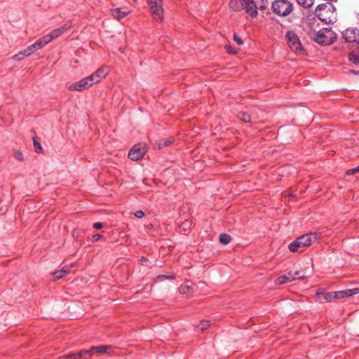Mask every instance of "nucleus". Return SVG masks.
I'll use <instances>...</instances> for the list:
<instances>
[{
	"instance_id": "1",
	"label": "nucleus",
	"mask_w": 359,
	"mask_h": 359,
	"mask_svg": "<svg viewBox=\"0 0 359 359\" xmlns=\"http://www.w3.org/2000/svg\"><path fill=\"white\" fill-rule=\"evenodd\" d=\"M334 6L330 3L321 4L317 6L315 15L325 23H332L334 20Z\"/></svg>"
},
{
	"instance_id": "2",
	"label": "nucleus",
	"mask_w": 359,
	"mask_h": 359,
	"mask_svg": "<svg viewBox=\"0 0 359 359\" xmlns=\"http://www.w3.org/2000/svg\"><path fill=\"white\" fill-rule=\"evenodd\" d=\"M243 8L252 18L258 15V9L264 10L267 6L266 0H240Z\"/></svg>"
},
{
	"instance_id": "3",
	"label": "nucleus",
	"mask_w": 359,
	"mask_h": 359,
	"mask_svg": "<svg viewBox=\"0 0 359 359\" xmlns=\"http://www.w3.org/2000/svg\"><path fill=\"white\" fill-rule=\"evenodd\" d=\"M317 239V235L316 233H308L298 237L295 241L290 243L288 245L289 250L295 252L300 249H304L310 246Z\"/></svg>"
},
{
	"instance_id": "4",
	"label": "nucleus",
	"mask_w": 359,
	"mask_h": 359,
	"mask_svg": "<svg viewBox=\"0 0 359 359\" xmlns=\"http://www.w3.org/2000/svg\"><path fill=\"white\" fill-rule=\"evenodd\" d=\"M273 12L279 16H287L292 10V4L288 0H275L271 5Z\"/></svg>"
},
{
	"instance_id": "5",
	"label": "nucleus",
	"mask_w": 359,
	"mask_h": 359,
	"mask_svg": "<svg viewBox=\"0 0 359 359\" xmlns=\"http://www.w3.org/2000/svg\"><path fill=\"white\" fill-rule=\"evenodd\" d=\"M314 40L319 44L330 45L335 41L336 34L332 29L323 28L315 34Z\"/></svg>"
},
{
	"instance_id": "6",
	"label": "nucleus",
	"mask_w": 359,
	"mask_h": 359,
	"mask_svg": "<svg viewBox=\"0 0 359 359\" xmlns=\"http://www.w3.org/2000/svg\"><path fill=\"white\" fill-rule=\"evenodd\" d=\"M285 38L287 43L292 51L297 54H301L304 51L299 38L294 31L287 32Z\"/></svg>"
},
{
	"instance_id": "7",
	"label": "nucleus",
	"mask_w": 359,
	"mask_h": 359,
	"mask_svg": "<svg viewBox=\"0 0 359 359\" xmlns=\"http://www.w3.org/2000/svg\"><path fill=\"white\" fill-rule=\"evenodd\" d=\"M154 19L158 22L163 20L162 0H147Z\"/></svg>"
},
{
	"instance_id": "8",
	"label": "nucleus",
	"mask_w": 359,
	"mask_h": 359,
	"mask_svg": "<svg viewBox=\"0 0 359 359\" xmlns=\"http://www.w3.org/2000/svg\"><path fill=\"white\" fill-rule=\"evenodd\" d=\"M305 277L304 273L302 271H289L286 274L278 277L275 280L276 285H280L290 283L295 280H303Z\"/></svg>"
},
{
	"instance_id": "9",
	"label": "nucleus",
	"mask_w": 359,
	"mask_h": 359,
	"mask_svg": "<svg viewBox=\"0 0 359 359\" xmlns=\"http://www.w3.org/2000/svg\"><path fill=\"white\" fill-rule=\"evenodd\" d=\"M147 151L146 147L142 144H137L133 147L128 153V158L132 161H138L144 156Z\"/></svg>"
},
{
	"instance_id": "10",
	"label": "nucleus",
	"mask_w": 359,
	"mask_h": 359,
	"mask_svg": "<svg viewBox=\"0 0 359 359\" xmlns=\"http://www.w3.org/2000/svg\"><path fill=\"white\" fill-rule=\"evenodd\" d=\"M93 84L90 79L89 76H87L84 79H81L78 82L74 83L69 86L68 89L71 91H81L86 89L89 88Z\"/></svg>"
},
{
	"instance_id": "11",
	"label": "nucleus",
	"mask_w": 359,
	"mask_h": 359,
	"mask_svg": "<svg viewBox=\"0 0 359 359\" xmlns=\"http://www.w3.org/2000/svg\"><path fill=\"white\" fill-rule=\"evenodd\" d=\"M342 35L346 42H359V29L357 28H348Z\"/></svg>"
},
{
	"instance_id": "12",
	"label": "nucleus",
	"mask_w": 359,
	"mask_h": 359,
	"mask_svg": "<svg viewBox=\"0 0 359 359\" xmlns=\"http://www.w3.org/2000/svg\"><path fill=\"white\" fill-rule=\"evenodd\" d=\"M108 73L109 68L107 67H102L88 76L91 80L93 84H94L99 83L102 80V79H103L108 74Z\"/></svg>"
},
{
	"instance_id": "13",
	"label": "nucleus",
	"mask_w": 359,
	"mask_h": 359,
	"mask_svg": "<svg viewBox=\"0 0 359 359\" xmlns=\"http://www.w3.org/2000/svg\"><path fill=\"white\" fill-rule=\"evenodd\" d=\"M108 73L109 68L107 67H102L88 76L91 80L93 84H94L99 83L102 80V79H103L108 74Z\"/></svg>"
},
{
	"instance_id": "14",
	"label": "nucleus",
	"mask_w": 359,
	"mask_h": 359,
	"mask_svg": "<svg viewBox=\"0 0 359 359\" xmlns=\"http://www.w3.org/2000/svg\"><path fill=\"white\" fill-rule=\"evenodd\" d=\"M71 28V23L70 22H66L64 24L62 27L57 28L54 30H53L50 33L48 34V36L51 38V41L57 38L60 35H62L63 33L67 32Z\"/></svg>"
},
{
	"instance_id": "15",
	"label": "nucleus",
	"mask_w": 359,
	"mask_h": 359,
	"mask_svg": "<svg viewBox=\"0 0 359 359\" xmlns=\"http://www.w3.org/2000/svg\"><path fill=\"white\" fill-rule=\"evenodd\" d=\"M359 294V288L348 289L335 292V299H340Z\"/></svg>"
},
{
	"instance_id": "16",
	"label": "nucleus",
	"mask_w": 359,
	"mask_h": 359,
	"mask_svg": "<svg viewBox=\"0 0 359 359\" xmlns=\"http://www.w3.org/2000/svg\"><path fill=\"white\" fill-rule=\"evenodd\" d=\"M110 13L115 19L120 20L124 17L127 16L130 13V11L128 10L123 11L122 8H117L114 9H111Z\"/></svg>"
},
{
	"instance_id": "17",
	"label": "nucleus",
	"mask_w": 359,
	"mask_h": 359,
	"mask_svg": "<svg viewBox=\"0 0 359 359\" xmlns=\"http://www.w3.org/2000/svg\"><path fill=\"white\" fill-rule=\"evenodd\" d=\"M174 142V137H170L167 139H162L155 143L154 147L158 149L170 146Z\"/></svg>"
},
{
	"instance_id": "18",
	"label": "nucleus",
	"mask_w": 359,
	"mask_h": 359,
	"mask_svg": "<svg viewBox=\"0 0 359 359\" xmlns=\"http://www.w3.org/2000/svg\"><path fill=\"white\" fill-rule=\"evenodd\" d=\"M109 348H111V346H93L88 350V354L90 356L93 355L95 353H106L107 350Z\"/></svg>"
},
{
	"instance_id": "19",
	"label": "nucleus",
	"mask_w": 359,
	"mask_h": 359,
	"mask_svg": "<svg viewBox=\"0 0 359 359\" xmlns=\"http://www.w3.org/2000/svg\"><path fill=\"white\" fill-rule=\"evenodd\" d=\"M50 41H51V38L49 37V36H48V34H46V35L43 36V37L40 38L39 39H38L34 43V44L36 45V48H38V50H39V49L42 48L43 46H45L46 44H48Z\"/></svg>"
},
{
	"instance_id": "20",
	"label": "nucleus",
	"mask_w": 359,
	"mask_h": 359,
	"mask_svg": "<svg viewBox=\"0 0 359 359\" xmlns=\"http://www.w3.org/2000/svg\"><path fill=\"white\" fill-rule=\"evenodd\" d=\"M192 223L189 219H185L179 225L180 233H187L191 228Z\"/></svg>"
},
{
	"instance_id": "21",
	"label": "nucleus",
	"mask_w": 359,
	"mask_h": 359,
	"mask_svg": "<svg viewBox=\"0 0 359 359\" xmlns=\"http://www.w3.org/2000/svg\"><path fill=\"white\" fill-rule=\"evenodd\" d=\"M83 354H88V350H81L77 353H69L68 355L62 356L63 358L68 359H78L83 356Z\"/></svg>"
},
{
	"instance_id": "22",
	"label": "nucleus",
	"mask_w": 359,
	"mask_h": 359,
	"mask_svg": "<svg viewBox=\"0 0 359 359\" xmlns=\"http://www.w3.org/2000/svg\"><path fill=\"white\" fill-rule=\"evenodd\" d=\"M316 294L317 295L322 294L323 296L324 299L327 301V302H330V301H331L332 299H335V292H325H325H321V290L319 289L316 292Z\"/></svg>"
},
{
	"instance_id": "23",
	"label": "nucleus",
	"mask_w": 359,
	"mask_h": 359,
	"mask_svg": "<svg viewBox=\"0 0 359 359\" xmlns=\"http://www.w3.org/2000/svg\"><path fill=\"white\" fill-rule=\"evenodd\" d=\"M69 271L68 270L62 269L58 270L57 271H55L54 273H52V275H53V279L55 280H59V279L65 277V276L69 274Z\"/></svg>"
},
{
	"instance_id": "24",
	"label": "nucleus",
	"mask_w": 359,
	"mask_h": 359,
	"mask_svg": "<svg viewBox=\"0 0 359 359\" xmlns=\"http://www.w3.org/2000/svg\"><path fill=\"white\" fill-rule=\"evenodd\" d=\"M348 60L355 65H359V54L355 52H351L348 55Z\"/></svg>"
},
{
	"instance_id": "25",
	"label": "nucleus",
	"mask_w": 359,
	"mask_h": 359,
	"mask_svg": "<svg viewBox=\"0 0 359 359\" xmlns=\"http://www.w3.org/2000/svg\"><path fill=\"white\" fill-rule=\"evenodd\" d=\"M299 5L305 8H310L313 5L314 0H296Z\"/></svg>"
},
{
	"instance_id": "26",
	"label": "nucleus",
	"mask_w": 359,
	"mask_h": 359,
	"mask_svg": "<svg viewBox=\"0 0 359 359\" xmlns=\"http://www.w3.org/2000/svg\"><path fill=\"white\" fill-rule=\"evenodd\" d=\"M231 241V237L229 234L222 233L219 236V242L224 245L229 244Z\"/></svg>"
},
{
	"instance_id": "27",
	"label": "nucleus",
	"mask_w": 359,
	"mask_h": 359,
	"mask_svg": "<svg viewBox=\"0 0 359 359\" xmlns=\"http://www.w3.org/2000/svg\"><path fill=\"white\" fill-rule=\"evenodd\" d=\"M238 116L245 123H249L250 121V116L246 112H239Z\"/></svg>"
},
{
	"instance_id": "28",
	"label": "nucleus",
	"mask_w": 359,
	"mask_h": 359,
	"mask_svg": "<svg viewBox=\"0 0 359 359\" xmlns=\"http://www.w3.org/2000/svg\"><path fill=\"white\" fill-rule=\"evenodd\" d=\"M210 325V323L209 320H202L200 322L199 325H198V327L202 330H207Z\"/></svg>"
},
{
	"instance_id": "29",
	"label": "nucleus",
	"mask_w": 359,
	"mask_h": 359,
	"mask_svg": "<svg viewBox=\"0 0 359 359\" xmlns=\"http://www.w3.org/2000/svg\"><path fill=\"white\" fill-rule=\"evenodd\" d=\"M225 49L228 53L231 54H236L238 51V50L231 45H226Z\"/></svg>"
},
{
	"instance_id": "30",
	"label": "nucleus",
	"mask_w": 359,
	"mask_h": 359,
	"mask_svg": "<svg viewBox=\"0 0 359 359\" xmlns=\"http://www.w3.org/2000/svg\"><path fill=\"white\" fill-rule=\"evenodd\" d=\"M33 144L35 149L36 152L39 153L42 151V147L40 143L36 140L35 137L33 138Z\"/></svg>"
},
{
	"instance_id": "31",
	"label": "nucleus",
	"mask_w": 359,
	"mask_h": 359,
	"mask_svg": "<svg viewBox=\"0 0 359 359\" xmlns=\"http://www.w3.org/2000/svg\"><path fill=\"white\" fill-rule=\"evenodd\" d=\"M229 6L230 8L235 11H237L239 10V5L238 4V2L235 0H231L229 2Z\"/></svg>"
},
{
	"instance_id": "32",
	"label": "nucleus",
	"mask_w": 359,
	"mask_h": 359,
	"mask_svg": "<svg viewBox=\"0 0 359 359\" xmlns=\"http://www.w3.org/2000/svg\"><path fill=\"white\" fill-rule=\"evenodd\" d=\"M13 155L14 157L19 161H22L24 160L23 154L20 151H15Z\"/></svg>"
},
{
	"instance_id": "33",
	"label": "nucleus",
	"mask_w": 359,
	"mask_h": 359,
	"mask_svg": "<svg viewBox=\"0 0 359 359\" xmlns=\"http://www.w3.org/2000/svg\"><path fill=\"white\" fill-rule=\"evenodd\" d=\"M233 39L236 42V43L239 46H241L243 43V39L239 36H238L236 34H233Z\"/></svg>"
},
{
	"instance_id": "34",
	"label": "nucleus",
	"mask_w": 359,
	"mask_h": 359,
	"mask_svg": "<svg viewBox=\"0 0 359 359\" xmlns=\"http://www.w3.org/2000/svg\"><path fill=\"white\" fill-rule=\"evenodd\" d=\"M359 172V165L355 168L349 169L346 171L348 175H354Z\"/></svg>"
},
{
	"instance_id": "35",
	"label": "nucleus",
	"mask_w": 359,
	"mask_h": 359,
	"mask_svg": "<svg viewBox=\"0 0 359 359\" xmlns=\"http://www.w3.org/2000/svg\"><path fill=\"white\" fill-rule=\"evenodd\" d=\"M165 278V279H169V280H174L176 278V276L172 273L170 276H166V275H159L157 278Z\"/></svg>"
},
{
	"instance_id": "36",
	"label": "nucleus",
	"mask_w": 359,
	"mask_h": 359,
	"mask_svg": "<svg viewBox=\"0 0 359 359\" xmlns=\"http://www.w3.org/2000/svg\"><path fill=\"white\" fill-rule=\"evenodd\" d=\"M181 290H181L182 293L187 294L190 292L191 287L189 285H184V286L182 287Z\"/></svg>"
},
{
	"instance_id": "37",
	"label": "nucleus",
	"mask_w": 359,
	"mask_h": 359,
	"mask_svg": "<svg viewBox=\"0 0 359 359\" xmlns=\"http://www.w3.org/2000/svg\"><path fill=\"white\" fill-rule=\"evenodd\" d=\"M28 50H29V52H30V54L32 55L33 53H34L36 50H38V48H36V46L34 43L32 44L31 46H29V47L27 48Z\"/></svg>"
},
{
	"instance_id": "38",
	"label": "nucleus",
	"mask_w": 359,
	"mask_h": 359,
	"mask_svg": "<svg viewBox=\"0 0 359 359\" xmlns=\"http://www.w3.org/2000/svg\"><path fill=\"white\" fill-rule=\"evenodd\" d=\"M134 215L137 218H142L144 216V212L142 210H137L134 213Z\"/></svg>"
},
{
	"instance_id": "39",
	"label": "nucleus",
	"mask_w": 359,
	"mask_h": 359,
	"mask_svg": "<svg viewBox=\"0 0 359 359\" xmlns=\"http://www.w3.org/2000/svg\"><path fill=\"white\" fill-rule=\"evenodd\" d=\"M20 54H22V56L23 57H28V56H29L31 55L30 52H29V50H28L27 48H26L24 50L21 51Z\"/></svg>"
},
{
	"instance_id": "40",
	"label": "nucleus",
	"mask_w": 359,
	"mask_h": 359,
	"mask_svg": "<svg viewBox=\"0 0 359 359\" xmlns=\"http://www.w3.org/2000/svg\"><path fill=\"white\" fill-rule=\"evenodd\" d=\"M93 227L96 229H100L103 227V224L101 222H96L93 224Z\"/></svg>"
},
{
	"instance_id": "41",
	"label": "nucleus",
	"mask_w": 359,
	"mask_h": 359,
	"mask_svg": "<svg viewBox=\"0 0 359 359\" xmlns=\"http://www.w3.org/2000/svg\"><path fill=\"white\" fill-rule=\"evenodd\" d=\"M22 58H23V57L22 56V54H20V52L18 54H16L13 56V59L15 60H20Z\"/></svg>"
},
{
	"instance_id": "42",
	"label": "nucleus",
	"mask_w": 359,
	"mask_h": 359,
	"mask_svg": "<svg viewBox=\"0 0 359 359\" xmlns=\"http://www.w3.org/2000/svg\"><path fill=\"white\" fill-rule=\"evenodd\" d=\"M102 238V236L100 234L96 233L93 236V240L94 242L98 241Z\"/></svg>"
},
{
	"instance_id": "43",
	"label": "nucleus",
	"mask_w": 359,
	"mask_h": 359,
	"mask_svg": "<svg viewBox=\"0 0 359 359\" xmlns=\"http://www.w3.org/2000/svg\"><path fill=\"white\" fill-rule=\"evenodd\" d=\"M140 261L142 265H147V263L148 262V259L146 257H142Z\"/></svg>"
},
{
	"instance_id": "44",
	"label": "nucleus",
	"mask_w": 359,
	"mask_h": 359,
	"mask_svg": "<svg viewBox=\"0 0 359 359\" xmlns=\"http://www.w3.org/2000/svg\"><path fill=\"white\" fill-rule=\"evenodd\" d=\"M349 73H351V74H359V71H355V70H349L348 71Z\"/></svg>"
},
{
	"instance_id": "45",
	"label": "nucleus",
	"mask_w": 359,
	"mask_h": 359,
	"mask_svg": "<svg viewBox=\"0 0 359 359\" xmlns=\"http://www.w3.org/2000/svg\"><path fill=\"white\" fill-rule=\"evenodd\" d=\"M153 227V225L151 224H150L149 225H148V228L149 229H151Z\"/></svg>"
},
{
	"instance_id": "46",
	"label": "nucleus",
	"mask_w": 359,
	"mask_h": 359,
	"mask_svg": "<svg viewBox=\"0 0 359 359\" xmlns=\"http://www.w3.org/2000/svg\"><path fill=\"white\" fill-rule=\"evenodd\" d=\"M332 1H337V0H332Z\"/></svg>"
},
{
	"instance_id": "47",
	"label": "nucleus",
	"mask_w": 359,
	"mask_h": 359,
	"mask_svg": "<svg viewBox=\"0 0 359 359\" xmlns=\"http://www.w3.org/2000/svg\"><path fill=\"white\" fill-rule=\"evenodd\" d=\"M134 1H136L137 0H133Z\"/></svg>"
}]
</instances>
